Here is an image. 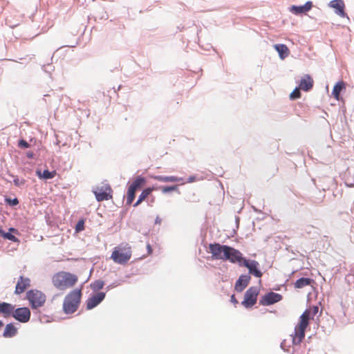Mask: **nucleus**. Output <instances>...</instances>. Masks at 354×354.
Listing matches in <instances>:
<instances>
[{"instance_id": "f257e3e1", "label": "nucleus", "mask_w": 354, "mask_h": 354, "mask_svg": "<svg viewBox=\"0 0 354 354\" xmlns=\"http://www.w3.org/2000/svg\"><path fill=\"white\" fill-rule=\"evenodd\" d=\"M82 289L76 288L70 291L64 297L62 308L65 314H73L75 313L81 303Z\"/></svg>"}, {"instance_id": "f03ea898", "label": "nucleus", "mask_w": 354, "mask_h": 354, "mask_svg": "<svg viewBox=\"0 0 354 354\" xmlns=\"http://www.w3.org/2000/svg\"><path fill=\"white\" fill-rule=\"evenodd\" d=\"M77 280V275L64 271L59 272L52 277L53 286L59 290H65L73 287Z\"/></svg>"}, {"instance_id": "7ed1b4c3", "label": "nucleus", "mask_w": 354, "mask_h": 354, "mask_svg": "<svg viewBox=\"0 0 354 354\" xmlns=\"http://www.w3.org/2000/svg\"><path fill=\"white\" fill-rule=\"evenodd\" d=\"M131 248L128 243L120 244L114 248L111 259L116 263L125 264L131 257Z\"/></svg>"}, {"instance_id": "20e7f679", "label": "nucleus", "mask_w": 354, "mask_h": 354, "mask_svg": "<svg viewBox=\"0 0 354 354\" xmlns=\"http://www.w3.org/2000/svg\"><path fill=\"white\" fill-rule=\"evenodd\" d=\"M309 323L299 319L298 324L295 327L294 333L291 335L292 344L299 345L301 343L305 337L306 329Z\"/></svg>"}, {"instance_id": "39448f33", "label": "nucleus", "mask_w": 354, "mask_h": 354, "mask_svg": "<svg viewBox=\"0 0 354 354\" xmlns=\"http://www.w3.org/2000/svg\"><path fill=\"white\" fill-rule=\"evenodd\" d=\"M209 252L214 259H221L225 261V257L227 255L230 247L219 243H212L209 245Z\"/></svg>"}, {"instance_id": "423d86ee", "label": "nucleus", "mask_w": 354, "mask_h": 354, "mask_svg": "<svg viewBox=\"0 0 354 354\" xmlns=\"http://www.w3.org/2000/svg\"><path fill=\"white\" fill-rule=\"evenodd\" d=\"M28 299L32 308H37L42 306L46 301L45 295L39 290H31L27 292Z\"/></svg>"}, {"instance_id": "0eeeda50", "label": "nucleus", "mask_w": 354, "mask_h": 354, "mask_svg": "<svg viewBox=\"0 0 354 354\" xmlns=\"http://www.w3.org/2000/svg\"><path fill=\"white\" fill-rule=\"evenodd\" d=\"M113 190L109 184H104L102 186L97 187L93 193L96 200L99 202L112 199Z\"/></svg>"}, {"instance_id": "6e6552de", "label": "nucleus", "mask_w": 354, "mask_h": 354, "mask_svg": "<svg viewBox=\"0 0 354 354\" xmlns=\"http://www.w3.org/2000/svg\"><path fill=\"white\" fill-rule=\"evenodd\" d=\"M259 294V288L258 287H250L245 292L244 299L242 304L245 308H250L253 306L257 301V297Z\"/></svg>"}, {"instance_id": "1a4fd4ad", "label": "nucleus", "mask_w": 354, "mask_h": 354, "mask_svg": "<svg viewBox=\"0 0 354 354\" xmlns=\"http://www.w3.org/2000/svg\"><path fill=\"white\" fill-rule=\"evenodd\" d=\"M283 297L279 293L270 292L261 297L259 304L262 306H270L280 301Z\"/></svg>"}, {"instance_id": "9d476101", "label": "nucleus", "mask_w": 354, "mask_h": 354, "mask_svg": "<svg viewBox=\"0 0 354 354\" xmlns=\"http://www.w3.org/2000/svg\"><path fill=\"white\" fill-rule=\"evenodd\" d=\"M245 259V258L243 257V254L239 250L232 247H230V250L225 258V261H229L232 263H238L240 266H242Z\"/></svg>"}, {"instance_id": "9b49d317", "label": "nucleus", "mask_w": 354, "mask_h": 354, "mask_svg": "<svg viewBox=\"0 0 354 354\" xmlns=\"http://www.w3.org/2000/svg\"><path fill=\"white\" fill-rule=\"evenodd\" d=\"M328 6L334 9L337 15L342 18H348L347 13L345 12V3L343 0H333L329 2Z\"/></svg>"}, {"instance_id": "f8f14e48", "label": "nucleus", "mask_w": 354, "mask_h": 354, "mask_svg": "<svg viewBox=\"0 0 354 354\" xmlns=\"http://www.w3.org/2000/svg\"><path fill=\"white\" fill-rule=\"evenodd\" d=\"M12 316L17 321L26 323L28 322L30 318V311L26 307L19 308L15 310L14 309Z\"/></svg>"}, {"instance_id": "ddd939ff", "label": "nucleus", "mask_w": 354, "mask_h": 354, "mask_svg": "<svg viewBox=\"0 0 354 354\" xmlns=\"http://www.w3.org/2000/svg\"><path fill=\"white\" fill-rule=\"evenodd\" d=\"M242 266L246 267L249 270V273L254 277H261L262 276V272L259 269V263L257 261L245 259Z\"/></svg>"}, {"instance_id": "4468645a", "label": "nucleus", "mask_w": 354, "mask_h": 354, "mask_svg": "<svg viewBox=\"0 0 354 354\" xmlns=\"http://www.w3.org/2000/svg\"><path fill=\"white\" fill-rule=\"evenodd\" d=\"M105 297V293L102 292H97L86 300V309L91 310L101 303Z\"/></svg>"}, {"instance_id": "2eb2a0df", "label": "nucleus", "mask_w": 354, "mask_h": 354, "mask_svg": "<svg viewBox=\"0 0 354 354\" xmlns=\"http://www.w3.org/2000/svg\"><path fill=\"white\" fill-rule=\"evenodd\" d=\"M314 85L313 79L310 75H304L299 82V88L304 91H309L312 89Z\"/></svg>"}, {"instance_id": "dca6fc26", "label": "nucleus", "mask_w": 354, "mask_h": 354, "mask_svg": "<svg viewBox=\"0 0 354 354\" xmlns=\"http://www.w3.org/2000/svg\"><path fill=\"white\" fill-rule=\"evenodd\" d=\"M30 279L21 276L17 283L15 293L20 295L30 286Z\"/></svg>"}, {"instance_id": "f3484780", "label": "nucleus", "mask_w": 354, "mask_h": 354, "mask_svg": "<svg viewBox=\"0 0 354 354\" xmlns=\"http://www.w3.org/2000/svg\"><path fill=\"white\" fill-rule=\"evenodd\" d=\"M318 310L319 308L317 306L310 307L302 313L299 319L306 323H309L310 319L314 318V317L317 314Z\"/></svg>"}, {"instance_id": "a211bd4d", "label": "nucleus", "mask_w": 354, "mask_h": 354, "mask_svg": "<svg viewBox=\"0 0 354 354\" xmlns=\"http://www.w3.org/2000/svg\"><path fill=\"white\" fill-rule=\"evenodd\" d=\"M250 276L248 274H242L239 277L235 283V290L237 292H242L249 284Z\"/></svg>"}, {"instance_id": "6ab92c4d", "label": "nucleus", "mask_w": 354, "mask_h": 354, "mask_svg": "<svg viewBox=\"0 0 354 354\" xmlns=\"http://www.w3.org/2000/svg\"><path fill=\"white\" fill-rule=\"evenodd\" d=\"M15 306L6 302H0V314L4 317H8L12 315Z\"/></svg>"}, {"instance_id": "aec40b11", "label": "nucleus", "mask_w": 354, "mask_h": 354, "mask_svg": "<svg viewBox=\"0 0 354 354\" xmlns=\"http://www.w3.org/2000/svg\"><path fill=\"white\" fill-rule=\"evenodd\" d=\"M274 48L279 53V56L281 59H284L290 55V50L285 44H278L274 45Z\"/></svg>"}, {"instance_id": "412c9836", "label": "nucleus", "mask_w": 354, "mask_h": 354, "mask_svg": "<svg viewBox=\"0 0 354 354\" xmlns=\"http://www.w3.org/2000/svg\"><path fill=\"white\" fill-rule=\"evenodd\" d=\"M312 6H313L312 2L308 1L304 6H292L290 10L292 12H293L295 14L297 15V14L304 13V12L309 11L312 8Z\"/></svg>"}, {"instance_id": "4be33fe9", "label": "nucleus", "mask_w": 354, "mask_h": 354, "mask_svg": "<svg viewBox=\"0 0 354 354\" xmlns=\"http://www.w3.org/2000/svg\"><path fill=\"white\" fill-rule=\"evenodd\" d=\"M17 333V328L12 324H8L6 326L3 336L6 338L12 337Z\"/></svg>"}, {"instance_id": "5701e85b", "label": "nucleus", "mask_w": 354, "mask_h": 354, "mask_svg": "<svg viewBox=\"0 0 354 354\" xmlns=\"http://www.w3.org/2000/svg\"><path fill=\"white\" fill-rule=\"evenodd\" d=\"M313 279L310 278H305L302 277L299 279H297L295 283L294 286L295 288L301 289L306 286L311 285V283L313 282Z\"/></svg>"}, {"instance_id": "b1692460", "label": "nucleus", "mask_w": 354, "mask_h": 354, "mask_svg": "<svg viewBox=\"0 0 354 354\" xmlns=\"http://www.w3.org/2000/svg\"><path fill=\"white\" fill-rule=\"evenodd\" d=\"M36 174L39 178L47 180L53 178L56 176L57 172L56 171H50L48 169L44 170L43 172L41 170H37Z\"/></svg>"}, {"instance_id": "393cba45", "label": "nucleus", "mask_w": 354, "mask_h": 354, "mask_svg": "<svg viewBox=\"0 0 354 354\" xmlns=\"http://www.w3.org/2000/svg\"><path fill=\"white\" fill-rule=\"evenodd\" d=\"M153 178V179H155L156 180H158L160 182H164V183L180 182L183 180L180 178H178L176 176H155Z\"/></svg>"}, {"instance_id": "a878e982", "label": "nucleus", "mask_w": 354, "mask_h": 354, "mask_svg": "<svg viewBox=\"0 0 354 354\" xmlns=\"http://www.w3.org/2000/svg\"><path fill=\"white\" fill-rule=\"evenodd\" d=\"M153 190V188L151 187L145 189L142 192L141 194L139 196L138 201L135 203L133 206L137 207L138 205H139L143 201H145L148 197V196L152 192Z\"/></svg>"}, {"instance_id": "bb28decb", "label": "nucleus", "mask_w": 354, "mask_h": 354, "mask_svg": "<svg viewBox=\"0 0 354 354\" xmlns=\"http://www.w3.org/2000/svg\"><path fill=\"white\" fill-rule=\"evenodd\" d=\"M10 232H17V230L12 227L9 229ZM0 235L2 236L4 239H8L13 242H19V240L14 235H12L10 232H5L3 230L0 229Z\"/></svg>"}, {"instance_id": "cd10ccee", "label": "nucleus", "mask_w": 354, "mask_h": 354, "mask_svg": "<svg viewBox=\"0 0 354 354\" xmlns=\"http://www.w3.org/2000/svg\"><path fill=\"white\" fill-rule=\"evenodd\" d=\"M344 88V82H339L334 86L333 91H332V94L336 100H339L340 93Z\"/></svg>"}, {"instance_id": "c85d7f7f", "label": "nucleus", "mask_w": 354, "mask_h": 354, "mask_svg": "<svg viewBox=\"0 0 354 354\" xmlns=\"http://www.w3.org/2000/svg\"><path fill=\"white\" fill-rule=\"evenodd\" d=\"M145 183V179L143 177H138L136 178L133 183L129 185V187L133 188V189L137 190L140 188Z\"/></svg>"}, {"instance_id": "c756f323", "label": "nucleus", "mask_w": 354, "mask_h": 354, "mask_svg": "<svg viewBox=\"0 0 354 354\" xmlns=\"http://www.w3.org/2000/svg\"><path fill=\"white\" fill-rule=\"evenodd\" d=\"M136 192V190L129 187L127 195V204L130 205L132 203L135 198Z\"/></svg>"}, {"instance_id": "7c9ffc66", "label": "nucleus", "mask_w": 354, "mask_h": 354, "mask_svg": "<svg viewBox=\"0 0 354 354\" xmlns=\"http://www.w3.org/2000/svg\"><path fill=\"white\" fill-rule=\"evenodd\" d=\"M104 286V283L102 280H96L91 284V287L93 290H100Z\"/></svg>"}, {"instance_id": "2f4dec72", "label": "nucleus", "mask_w": 354, "mask_h": 354, "mask_svg": "<svg viewBox=\"0 0 354 354\" xmlns=\"http://www.w3.org/2000/svg\"><path fill=\"white\" fill-rule=\"evenodd\" d=\"M300 88L299 87L295 88L293 91L290 94V99L292 100L299 99L301 97Z\"/></svg>"}, {"instance_id": "473e14b6", "label": "nucleus", "mask_w": 354, "mask_h": 354, "mask_svg": "<svg viewBox=\"0 0 354 354\" xmlns=\"http://www.w3.org/2000/svg\"><path fill=\"white\" fill-rule=\"evenodd\" d=\"M161 190L163 193H167L171 191L178 190V185L162 187Z\"/></svg>"}, {"instance_id": "72a5a7b5", "label": "nucleus", "mask_w": 354, "mask_h": 354, "mask_svg": "<svg viewBox=\"0 0 354 354\" xmlns=\"http://www.w3.org/2000/svg\"><path fill=\"white\" fill-rule=\"evenodd\" d=\"M84 229V222L83 220H81L78 221V223L76 225L75 230L76 232H80L82 231Z\"/></svg>"}, {"instance_id": "f704fd0d", "label": "nucleus", "mask_w": 354, "mask_h": 354, "mask_svg": "<svg viewBox=\"0 0 354 354\" xmlns=\"http://www.w3.org/2000/svg\"><path fill=\"white\" fill-rule=\"evenodd\" d=\"M18 146L21 148L26 149L30 147V145L25 140L22 139L19 141Z\"/></svg>"}, {"instance_id": "c9c22d12", "label": "nucleus", "mask_w": 354, "mask_h": 354, "mask_svg": "<svg viewBox=\"0 0 354 354\" xmlns=\"http://www.w3.org/2000/svg\"><path fill=\"white\" fill-rule=\"evenodd\" d=\"M230 301L234 304H238V301L236 300V297H235V296L234 295L231 296Z\"/></svg>"}, {"instance_id": "e433bc0d", "label": "nucleus", "mask_w": 354, "mask_h": 354, "mask_svg": "<svg viewBox=\"0 0 354 354\" xmlns=\"http://www.w3.org/2000/svg\"><path fill=\"white\" fill-rule=\"evenodd\" d=\"M10 204L12 205H17L19 203V201L17 198H14L12 201L10 200Z\"/></svg>"}, {"instance_id": "4c0bfd02", "label": "nucleus", "mask_w": 354, "mask_h": 354, "mask_svg": "<svg viewBox=\"0 0 354 354\" xmlns=\"http://www.w3.org/2000/svg\"><path fill=\"white\" fill-rule=\"evenodd\" d=\"M195 180H196V177L195 176H190L188 178L187 183H192V182H194Z\"/></svg>"}, {"instance_id": "58836bf2", "label": "nucleus", "mask_w": 354, "mask_h": 354, "mask_svg": "<svg viewBox=\"0 0 354 354\" xmlns=\"http://www.w3.org/2000/svg\"><path fill=\"white\" fill-rule=\"evenodd\" d=\"M147 250H148V253L149 254H151L152 252V249H151V247L149 244H148L147 245Z\"/></svg>"}, {"instance_id": "ea45409f", "label": "nucleus", "mask_w": 354, "mask_h": 354, "mask_svg": "<svg viewBox=\"0 0 354 354\" xmlns=\"http://www.w3.org/2000/svg\"><path fill=\"white\" fill-rule=\"evenodd\" d=\"M33 156H34V154H33V153H32V152H28V153H27V157H28V158H33Z\"/></svg>"}, {"instance_id": "a19ab883", "label": "nucleus", "mask_w": 354, "mask_h": 354, "mask_svg": "<svg viewBox=\"0 0 354 354\" xmlns=\"http://www.w3.org/2000/svg\"><path fill=\"white\" fill-rule=\"evenodd\" d=\"M160 222H161V219L158 216H157L156 219V223L160 224Z\"/></svg>"}, {"instance_id": "79ce46f5", "label": "nucleus", "mask_w": 354, "mask_h": 354, "mask_svg": "<svg viewBox=\"0 0 354 354\" xmlns=\"http://www.w3.org/2000/svg\"><path fill=\"white\" fill-rule=\"evenodd\" d=\"M15 185H19V180H14Z\"/></svg>"}, {"instance_id": "37998d69", "label": "nucleus", "mask_w": 354, "mask_h": 354, "mask_svg": "<svg viewBox=\"0 0 354 354\" xmlns=\"http://www.w3.org/2000/svg\"><path fill=\"white\" fill-rule=\"evenodd\" d=\"M3 326V323L0 320V328Z\"/></svg>"}]
</instances>
